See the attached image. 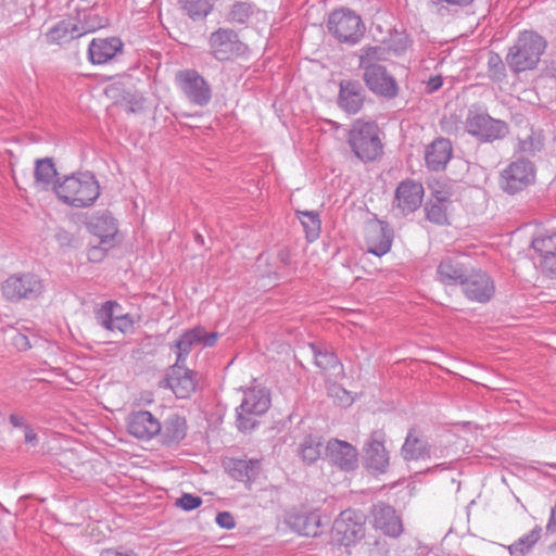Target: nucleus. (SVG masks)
Instances as JSON below:
<instances>
[{
	"label": "nucleus",
	"mask_w": 556,
	"mask_h": 556,
	"mask_svg": "<svg viewBox=\"0 0 556 556\" xmlns=\"http://www.w3.org/2000/svg\"><path fill=\"white\" fill-rule=\"evenodd\" d=\"M58 199L66 205L84 208L91 206L100 195V186L96 176L83 172L65 176L54 185Z\"/></svg>",
	"instance_id": "f257e3e1"
},
{
	"label": "nucleus",
	"mask_w": 556,
	"mask_h": 556,
	"mask_svg": "<svg viewBox=\"0 0 556 556\" xmlns=\"http://www.w3.org/2000/svg\"><path fill=\"white\" fill-rule=\"evenodd\" d=\"M546 46V40L538 33L533 30L520 33L506 56L509 68L515 73L534 68L540 62Z\"/></svg>",
	"instance_id": "f03ea898"
},
{
	"label": "nucleus",
	"mask_w": 556,
	"mask_h": 556,
	"mask_svg": "<svg viewBox=\"0 0 556 556\" xmlns=\"http://www.w3.org/2000/svg\"><path fill=\"white\" fill-rule=\"evenodd\" d=\"M348 143L362 162H374L383 154L379 127L374 122L355 121L349 131Z\"/></svg>",
	"instance_id": "7ed1b4c3"
},
{
	"label": "nucleus",
	"mask_w": 556,
	"mask_h": 556,
	"mask_svg": "<svg viewBox=\"0 0 556 556\" xmlns=\"http://www.w3.org/2000/svg\"><path fill=\"white\" fill-rule=\"evenodd\" d=\"M43 291V280L33 273L12 274L1 283L2 295L11 302L35 300Z\"/></svg>",
	"instance_id": "20e7f679"
},
{
	"label": "nucleus",
	"mask_w": 556,
	"mask_h": 556,
	"mask_svg": "<svg viewBox=\"0 0 556 556\" xmlns=\"http://www.w3.org/2000/svg\"><path fill=\"white\" fill-rule=\"evenodd\" d=\"M536 168L533 162L518 157L510 162L500 176V186L504 192L516 194L534 184Z\"/></svg>",
	"instance_id": "39448f33"
},
{
	"label": "nucleus",
	"mask_w": 556,
	"mask_h": 556,
	"mask_svg": "<svg viewBox=\"0 0 556 556\" xmlns=\"http://www.w3.org/2000/svg\"><path fill=\"white\" fill-rule=\"evenodd\" d=\"M465 128L469 135L482 142L501 140L509 131L507 123L491 117L486 113L469 111Z\"/></svg>",
	"instance_id": "423d86ee"
},
{
	"label": "nucleus",
	"mask_w": 556,
	"mask_h": 556,
	"mask_svg": "<svg viewBox=\"0 0 556 556\" xmlns=\"http://www.w3.org/2000/svg\"><path fill=\"white\" fill-rule=\"evenodd\" d=\"M329 31L340 41L355 43L364 33V25L358 15L350 10L333 11L327 23Z\"/></svg>",
	"instance_id": "0eeeda50"
},
{
	"label": "nucleus",
	"mask_w": 556,
	"mask_h": 556,
	"mask_svg": "<svg viewBox=\"0 0 556 556\" xmlns=\"http://www.w3.org/2000/svg\"><path fill=\"white\" fill-rule=\"evenodd\" d=\"M270 405L268 393L264 389H252L244 392L241 405L237 408V424L240 430L253 429L256 425L254 416L267 412Z\"/></svg>",
	"instance_id": "6e6552de"
},
{
	"label": "nucleus",
	"mask_w": 556,
	"mask_h": 556,
	"mask_svg": "<svg viewBox=\"0 0 556 556\" xmlns=\"http://www.w3.org/2000/svg\"><path fill=\"white\" fill-rule=\"evenodd\" d=\"M175 81L185 97L199 106H205L212 99V89L207 81L194 70L178 71Z\"/></svg>",
	"instance_id": "1a4fd4ad"
},
{
	"label": "nucleus",
	"mask_w": 556,
	"mask_h": 556,
	"mask_svg": "<svg viewBox=\"0 0 556 556\" xmlns=\"http://www.w3.org/2000/svg\"><path fill=\"white\" fill-rule=\"evenodd\" d=\"M365 536V521L355 510L342 511L333 522L332 538L343 546H351Z\"/></svg>",
	"instance_id": "9d476101"
},
{
	"label": "nucleus",
	"mask_w": 556,
	"mask_h": 556,
	"mask_svg": "<svg viewBox=\"0 0 556 556\" xmlns=\"http://www.w3.org/2000/svg\"><path fill=\"white\" fill-rule=\"evenodd\" d=\"M460 288L467 300L481 304L488 303L495 293V283L491 276L476 268L469 269Z\"/></svg>",
	"instance_id": "9b49d317"
},
{
	"label": "nucleus",
	"mask_w": 556,
	"mask_h": 556,
	"mask_svg": "<svg viewBox=\"0 0 556 556\" xmlns=\"http://www.w3.org/2000/svg\"><path fill=\"white\" fill-rule=\"evenodd\" d=\"M534 262L542 273L549 277L556 276V231L539 232L531 242Z\"/></svg>",
	"instance_id": "f8f14e48"
},
{
	"label": "nucleus",
	"mask_w": 556,
	"mask_h": 556,
	"mask_svg": "<svg viewBox=\"0 0 556 556\" xmlns=\"http://www.w3.org/2000/svg\"><path fill=\"white\" fill-rule=\"evenodd\" d=\"M363 79L368 89L384 99L391 100L399 94L396 79L387 71L383 65H370L363 73Z\"/></svg>",
	"instance_id": "ddd939ff"
},
{
	"label": "nucleus",
	"mask_w": 556,
	"mask_h": 556,
	"mask_svg": "<svg viewBox=\"0 0 556 556\" xmlns=\"http://www.w3.org/2000/svg\"><path fill=\"white\" fill-rule=\"evenodd\" d=\"M370 523L384 535L399 538L403 533V522L393 506L379 502L370 509Z\"/></svg>",
	"instance_id": "4468645a"
},
{
	"label": "nucleus",
	"mask_w": 556,
	"mask_h": 556,
	"mask_svg": "<svg viewBox=\"0 0 556 556\" xmlns=\"http://www.w3.org/2000/svg\"><path fill=\"white\" fill-rule=\"evenodd\" d=\"M208 43L211 53L218 61H227L239 55L243 48L238 34L229 28H218L212 33Z\"/></svg>",
	"instance_id": "2eb2a0df"
},
{
	"label": "nucleus",
	"mask_w": 556,
	"mask_h": 556,
	"mask_svg": "<svg viewBox=\"0 0 556 556\" xmlns=\"http://www.w3.org/2000/svg\"><path fill=\"white\" fill-rule=\"evenodd\" d=\"M386 433L375 430L370 433L364 446V462L366 467L376 472L383 473L389 467V453L384 446Z\"/></svg>",
	"instance_id": "dca6fc26"
},
{
	"label": "nucleus",
	"mask_w": 556,
	"mask_h": 556,
	"mask_svg": "<svg viewBox=\"0 0 556 556\" xmlns=\"http://www.w3.org/2000/svg\"><path fill=\"white\" fill-rule=\"evenodd\" d=\"M217 339V332L206 333L202 327H195L186 331L176 341L174 346V351L177 356V365L185 364L187 356L194 345L202 343L204 346H213Z\"/></svg>",
	"instance_id": "f3484780"
},
{
	"label": "nucleus",
	"mask_w": 556,
	"mask_h": 556,
	"mask_svg": "<svg viewBox=\"0 0 556 556\" xmlns=\"http://www.w3.org/2000/svg\"><path fill=\"white\" fill-rule=\"evenodd\" d=\"M468 271L463 255H446L437 267V279L444 286H460Z\"/></svg>",
	"instance_id": "a211bd4d"
},
{
	"label": "nucleus",
	"mask_w": 556,
	"mask_h": 556,
	"mask_svg": "<svg viewBox=\"0 0 556 556\" xmlns=\"http://www.w3.org/2000/svg\"><path fill=\"white\" fill-rule=\"evenodd\" d=\"M401 457L406 462H419L431 458V445L424 438L420 430L410 427L400 451Z\"/></svg>",
	"instance_id": "6ab92c4d"
},
{
	"label": "nucleus",
	"mask_w": 556,
	"mask_h": 556,
	"mask_svg": "<svg viewBox=\"0 0 556 556\" xmlns=\"http://www.w3.org/2000/svg\"><path fill=\"white\" fill-rule=\"evenodd\" d=\"M94 29V26L80 25L72 20H62L45 33V39L49 45H62Z\"/></svg>",
	"instance_id": "aec40b11"
},
{
	"label": "nucleus",
	"mask_w": 556,
	"mask_h": 556,
	"mask_svg": "<svg viewBox=\"0 0 556 556\" xmlns=\"http://www.w3.org/2000/svg\"><path fill=\"white\" fill-rule=\"evenodd\" d=\"M422 198V185L413 179L401 181L395 190L396 205L404 214L416 211L421 205Z\"/></svg>",
	"instance_id": "412c9836"
},
{
	"label": "nucleus",
	"mask_w": 556,
	"mask_h": 556,
	"mask_svg": "<svg viewBox=\"0 0 556 556\" xmlns=\"http://www.w3.org/2000/svg\"><path fill=\"white\" fill-rule=\"evenodd\" d=\"M326 457L340 469L350 471L357 466V452L345 441L330 440L325 447Z\"/></svg>",
	"instance_id": "4be33fe9"
},
{
	"label": "nucleus",
	"mask_w": 556,
	"mask_h": 556,
	"mask_svg": "<svg viewBox=\"0 0 556 556\" xmlns=\"http://www.w3.org/2000/svg\"><path fill=\"white\" fill-rule=\"evenodd\" d=\"M127 429L137 439L150 440L160 432L161 422L148 410H138L128 416Z\"/></svg>",
	"instance_id": "5701e85b"
},
{
	"label": "nucleus",
	"mask_w": 556,
	"mask_h": 556,
	"mask_svg": "<svg viewBox=\"0 0 556 556\" xmlns=\"http://www.w3.org/2000/svg\"><path fill=\"white\" fill-rule=\"evenodd\" d=\"M338 105L348 114L361 111L365 101V90L356 80H342L339 85Z\"/></svg>",
	"instance_id": "b1692460"
},
{
	"label": "nucleus",
	"mask_w": 556,
	"mask_h": 556,
	"mask_svg": "<svg viewBox=\"0 0 556 556\" xmlns=\"http://www.w3.org/2000/svg\"><path fill=\"white\" fill-rule=\"evenodd\" d=\"M123 42L117 37L94 38L88 47V58L92 64H105L123 50Z\"/></svg>",
	"instance_id": "393cba45"
},
{
	"label": "nucleus",
	"mask_w": 556,
	"mask_h": 556,
	"mask_svg": "<svg viewBox=\"0 0 556 556\" xmlns=\"http://www.w3.org/2000/svg\"><path fill=\"white\" fill-rule=\"evenodd\" d=\"M453 155V147L448 139L437 138L425 150V162L432 172L443 170Z\"/></svg>",
	"instance_id": "a878e982"
},
{
	"label": "nucleus",
	"mask_w": 556,
	"mask_h": 556,
	"mask_svg": "<svg viewBox=\"0 0 556 556\" xmlns=\"http://www.w3.org/2000/svg\"><path fill=\"white\" fill-rule=\"evenodd\" d=\"M184 365L175 363L167 378L169 388L179 399L189 397L197 388L195 374Z\"/></svg>",
	"instance_id": "bb28decb"
},
{
	"label": "nucleus",
	"mask_w": 556,
	"mask_h": 556,
	"mask_svg": "<svg viewBox=\"0 0 556 556\" xmlns=\"http://www.w3.org/2000/svg\"><path fill=\"white\" fill-rule=\"evenodd\" d=\"M393 232L386 223L370 226L366 235L367 252L376 256L387 254L392 247Z\"/></svg>",
	"instance_id": "cd10ccee"
},
{
	"label": "nucleus",
	"mask_w": 556,
	"mask_h": 556,
	"mask_svg": "<svg viewBox=\"0 0 556 556\" xmlns=\"http://www.w3.org/2000/svg\"><path fill=\"white\" fill-rule=\"evenodd\" d=\"M187 420L184 416L176 413L170 414L161 424L160 435L161 443L166 446L178 445L187 435Z\"/></svg>",
	"instance_id": "c85d7f7f"
},
{
	"label": "nucleus",
	"mask_w": 556,
	"mask_h": 556,
	"mask_svg": "<svg viewBox=\"0 0 556 556\" xmlns=\"http://www.w3.org/2000/svg\"><path fill=\"white\" fill-rule=\"evenodd\" d=\"M289 526L299 534L317 536L323 532L324 523L318 511L293 513L288 517Z\"/></svg>",
	"instance_id": "c756f323"
},
{
	"label": "nucleus",
	"mask_w": 556,
	"mask_h": 556,
	"mask_svg": "<svg viewBox=\"0 0 556 556\" xmlns=\"http://www.w3.org/2000/svg\"><path fill=\"white\" fill-rule=\"evenodd\" d=\"M227 472L238 481L254 480L261 469L257 459L229 458L224 463Z\"/></svg>",
	"instance_id": "7c9ffc66"
},
{
	"label": "nucleus",
	"mask_w": 556,
	"mask_h": 556,
	"mask_svg": "<svg viewBox=\"0 0 556 556\" xmlns=\"http://www.w3.org/2000/svg\"><path fill=\"white\" fill-rule=\"evenodd\" d=\"M56 176L58 170L52 157L36 160L34 169V185L37 189L47 191L52 188L54 190V185H56L59 181L55 180Z\"/></svg>",
	"instance_id": "2f4dec72"
},
{
	"label": "nucleus",
	"mask_w": 556,
	"mask_h": 556,
	"mask_svg": "<svg viewBox=\"0 0 556 556\" xmlns=\"http://www.w3.org/2000/svg\"><path fill=\"white\" fill-rule=\"evenodd\" d=\"M88 227L90 231L100 239L101 243L113 240L117 233L116 222L108 212L92 217Z\"/></svg>",
	"instance_id": "473e14b6"
},
{
	"label": "nucleus",
	"mask_w": 556,
	"mask_h": 556,
	"mask_svg": "<svg viewBox=\"0 0 556 556\" xmlns=\"http://www.w3.org/2000/svg\"><path fill=\"white\" fill-rule=\"evenodd\" d=\"M542 531V527L535 526L529 533L508 546L509 554L511 556H526L540 540Z\"/></svg>",
	"instance_id": "72a5a7b5"
},
{
	"label": "nucleus",
	"mask_w": 556,
	"mask_h": 556,
	"mask_svg": "<svg viewBox=\"0 0 556 556\" xmlns=\"http://www.w3.org/2000/svg\"><path fill=\"white\" fill-rule=\"evenodd\" d=\"M309 349L315 358V365L323 370H334L341 369V364L338 356L326 349H321L318 345L311 343Z\"/></svg>",
	"instance_id": "f704fd0d"
},
{
	"label": "nucleus",
	"mask_w": 556,
	"mask_h": 556,
	"mask_svg": "<svg viewBox=\"0 0 556 556\" xmlns=\"http://www.w3.org/2000/svg\"><path fill=\"white\" fill-rule=\"evenodd\" d=\"M324 443L320 438L307 435L300 444V455L307 464L315 463L321 455Z\"/></svg>",
	"instance_id": "c9c22d12"
},
{
	"label": "nucleus",
	"mask_w": 556,
	"mask_h": 556,
	"mask_svg": "<svg viewBox=\"0 0 556 556\" xmlns=\"http://www.w3.org/2000/svg\"><path fill=\"white\" fill-rule=\"evenodd\" d=\"M254 4L247 1L233 2L226 15V21L230 24H245L254 14Z\"/></svg>",
	"instance_id": "e433bc0d"
},
{
	"label": "nucleus",
	"mask_w": 556,
	"mask_h": 556,
	"mask_svg": "<svg viewBox=\"0 0 556 556\" xmlns=\"http://www.w3.org/2000/svg\"><path fill=\"white\" fill-rule=\"evenodd\" d=\"M298 216L306 233V239L311 242L316 240L321 227L319 215L313 211H298Z\"/></svg>",
	"instance_id": "4c0bfd02"
},
{
	"label": "nucleus",
	"mask_w": 556,
	"mask_h": 556,
	"mask_svg": "<svg viewBox=\"0 0 556 556\" xmlns=\"http://www.w3.org/2000/svg\"><path fill=\"white\" fill-rule=\"evenodd\" d=\"M184 11L192 20L206 17L213 5L210 0H178Z\"/></svg>",
	"instance_id": "58836bf2"
},
{
	"label": "nucleus",
	"mask_w": 556,
	"mask_h": 556,
	"mask_svg": "<svg viewBox=\"0 0 556 556\" xmlns=\"http://www.w3.org/2000/svg\"><path fill=\"white\" fill-rule=\"evenodd\" d=\"M519 150L527 154H534L543 149L544 141L540 131L530 129L525 137H519Z\"/></svg>",
	"instance_id": "ea45409f"
},
{
	"label": "nucleus",
	"mask_w": 556,
	"mask_h": 556,
	"mask_svg": "<svg viewBox=\"0 0 556 556\" xmlns=\"http://www.w3.org/2000/svg\"><path fill=\"white\" fill-rule=\"evenodd\" d=\"M116 309L121 311V305L115 301H106L96 312L97 321L105 329L110 330L116 315Z\"/></svg>",
	"instance_id": "a19ab883"
},
{
	"label": "nucleus",
	"mask_w": 556,
	"mask_h": 556,
	"mask_svg": "<svg viewBox=\"0 0 556 556\" xmlns=\"http://www.w3.org/2000/svg\"><path fill=\"white\" fill-rule=\"evenodd\" d=\"M387 51L381 47H368L362 50L359 67L365 71L367 66L380 65L378 62L386 60Z\"/></svg>",
	"instance_id": "79ce46f5"
},
{
	"label": "nucleus",
	"mask_w": 556,
	"mask_h": 556,
	"mask_svg": "<svg viewBox=\"0 0 556 556\" xmlns=\"http://www.w3.org/2000/svg\"><path fill=\"white\" fill-rule=\"evenodd\" d=\"M427 219L443 225L447 222V206L440 202H428L425 206Z\"/></svg>",
	"instance_id": "37998d69"
},
{
	"label": "nucleus",
	"mask_w": 556,
	"mask_h": 556,
	"mask_svg": "<svg viewBox=\"0 0 556 556\" xmlns=\"http://www.w3.org/2000/svg\"><path fill=\"white\" fill-rule=\"evenodd\" d=\"M488 75L494 81H502L506 77L505 65L501 56L495 52L489 53Z\"/></svg>",
	"instance_id": "c03bdc74"
},
{
	"label": "nucleus",
	"mask_w": 556,
	"mask_h": 556,
	"mask_svg": "<svg viewBox=\"0 0 556 556\" xmlns=\"http://www.w3.org/2000/svg\"><path fill=\"white\" fill-rule=\"evenodd\" d=\"M440 14L444 11H451L457 8H464L472 3L473 0H430Z\"/></svg>",
	"instance_id": "a18cd8bd"
},
{
	"label": "nucleus",
	"mask_w": 556,
	"mask_h": 556,
	"mask_svg": "<svg viewBox=\"0 0 556 556\" xmlns=\"http://www.w3.org/2000/svg\"><path fill=\"white\" fill-rule=\"evenodd\" d=\"M134 327V320L129 314L116 313L111 331L118 330L122 333L129 332Z\"/></svg>",
	"instance_id": "49530a36"
},
{
	"label": "nucleus",
	"mask_w": 556,
	"mask_h": 556,
	"mask_svg": "<svg viewBox=\"0 0 556 556\" xmlns=\"http://www.w3.org/2000/svg\"><path fill=\"white\" fill-rule=\"evenodd\" d=\"M176 504L184 510L189 511L199 507L202 504V500L200 496H195L190 493H185L181 495L180 498L177 500Z\"/></svg>",
	"instance_id": "de8ad7c7"
},
{
	"label": "nucleus",
	"mask_w": 556,
	"mask_h": 556,
	"mask_svg": "<svg viewBox=\"0 0 556 556\" xmlns=\"http://www.w3.org/2000/svg\"><path fill=\"white\" fill-rule=\"evenodd\" d=\"M369 556H387L389 553L388 544L386 540H375L369 544L368 548Z\"/></svg>",
	"instance_id": "09e8293b"
},
{
	"label": "nucleus",
	"mask_w": 556,
	"mask_h": 556,
	"mask_svg": "<svg viewBox=\"0 0 556 556\" xmlns=\"http://www.w3.org/2000/svg\"><path fill=\"white\" fill-rule=\"evenodd\" d=\"M216 523L227 530H231L236 527L233 516L229 511H220L216 515Z\"/></svg>",
	"instance_id": "8fccbe9b"
},
{
	"label": "nucleus",
	"mask_w": 556,
	"mask_h": 556,
	"mask_svg": "<svg viewBox=\"0 0 556 556\" xmlns=\"http://www.w3.org/2000/svg\"><path fill=\"white\" fill-rule=\"evenodd\" d=\"M12 341L14 346L20 351H26L31 346L28 337L20 332L14 334Z\"/></svg>",
	"instance_id": "3c124183"
},
{
	"label": "nucleus",
	"mask_w": 556,
	"mask_h": 556,
	"mask_svg": "<svg viewBox=\"0 0 556 556\" xmlns=\"http://www.w3.org/2000/svg\"><path fill=\"white\" fill-rule=\"evenodd\" d=\"M101 556H138L132 549L118 551L114 548H108L102 552Z\"/></svg>",
	"instance_id": "603ef678"
},
{
	"label": "nucleus",
	"mask_w": 556,
	"mask_h": 556,
	"mask_svg": "<svg viewBox=\"0 0 556 556\" xmlns=\"http://www.w3.org/2000/svg\"><path fill=\"white\" fill-rule=\"evenodd\" d=\"M546 531L551 533L556 532V504L551 510V516L546 525Z\"/></svg>",
	"instance_id": "864d4df0"
},
{
	"label": "nucleus",
	"mask_w": 556,
	"mask_h": 556,
	"mask_svg": "<svg viewBox=\"0 0 556 556\" xmlns=\"http://www.w3.org/2000/svg\"><path fill=\"white\" fill-rule=\"evenodd\" d=\"M24 432H25V442L26 443H31V444L37 443V434L35 433L34 429L29 425L25 426Z\"/></svg>",
	"instance_id": "5fc2aeb1"
},
{
	"label": "nucleus",
	"mask_w": 556,
	"mask_h": 556,
	"mask_svg": "<svg viewBox=\"0 0 556 556\" xmlns=\"http://www.w3.org/2000/svg\"><path fill=\"white\" fill-rule=\"evenodd\" d=\"M429 202H440L444 203L446 206L451 203L450 197L442 191H437L433 195V198Z\"/></svg>",
	"instance_id": "6e6d98bb"
},
{
	"label": "nucleus",
	"mask_w": 556,
	"mask_h": 556,
	"mask_svg": "<svg viewBox=\"0 0 556 556\" xmlns=\"http://www.w3.org/2000/svg\"><path fill=\"white\" fill-rule=\"evenodd\" d=\"M443 80L441 76L430 77L428 81V88L430 91H435L442 87Z\"/></svg>",
	"instance_id": "4d7b16f0"
},
{
	"label": "nucleus",
	"mask_w": 556,
	"mask_h": 556,
	"mask_svg": "<svg viewBox=\"0 0 556 556\" xmlns=\"http://www.w3.org/2000/svg\"><path fill=\"white\" fill-rule=\"evenodd\" d=\"M9 420H10L11 425L16 428H20V427L25 428V426H26L24 418L17 414L10 415Z\"/></svg>",
	"instance_id": "13d9d810"
},
{
	"label": "nucleus",
	"mask_w": 556,
	"mask_h": 556,
	"mask_svg": "<svg viewBox=\"0 0 556 556\" xmlns=\"http://www.w3.org/2000/svg\"><path fill=\"white\" fill-rule=\"evenodd\" d=\"M279 258H280V261H281L283 264H286V265H287V264L289 263V254H288V252H286V251H280V252H279Z\"/></svg>",
	"instance_id": "bf43d9fd"
},
{
	"label": "nucleus",
	"mask_w": 556,
	"mask_h": 556,
	"mask_svg": "<svg viewBox=\"0 0 556 556\" xmlns=\"http://www.w3.org/2000/svg\"><path fill=\"white\" fill-rule=\"evenodd\" d=\"M68 233L66 231H63L62 239L67 238Z\"/></svg>",
	"instance_id": "052dcab7"
},
{
	"label": "nucleus",
	"mask_w": 556,
	"mask_h": 556,
	"mask_svg": "<svg viewBox=\"0 0 556 556\" xmlns=\"http://www.w3.org/2000/svg\"><path fill=\"white\" fill-rule=\"evenodd\" d=\"M549 548H551V549H556V543H555V544H553V545H551V547H549Z\"/></svg>",
	"instance_id": "680f3d73"
},
{
	"label": "nucleus",
	"mask_w": 556,
	"mask_h": 556,
	"mask_svg": "<svg viewBox=\"0 0 556 556\" xmlns=\"http://www.w3.org/2000/svg\"><path fill=\"white\" fill-rule=\"evenodd\" d=\"M62 235H63V231L58 233L59 239H61Z\"/></svg>",
	"instance_id": "e2e57ef3"
},
{
	"label": "nucleus",
	"mask_w": 556,
	"mask_h": 556,
	"mask_svg": "<svg viewBox=\"0 0 556 556\" xmlns=\"http://www.w3.org/2000/svg\"><path fill=\"white\" fill-rule=\"evenodd\" d=\"M438 466H439V467H442V468H444V469L446 468V466H444V464H440V465H438Z\"/></svg>",
	"instance_id": "0e129e2a"
},
{
	"label": "nucleus",
	"mask_w": 556,
	"mask_h": 556,
	"mask_svg": "<svg viewBox=\"0 0 556 556\" xmlns=\"http://www.w3.org/2000/svg\"><path fill=\"white\" fill-rule=\"evenodd\" d=\"M549 466L556 469V464H551Z\"/></svg>",
	"instance_id": "69168bd1"
},
{
	"label": "nucleus",
	"mask_w": 556,
	"mask_h": 556,
	"mask_svg": "<svg viewBox=\"0 0 556 556\" xmlns=\"http://www.w3.org/2000/svg\"><path fill=\"white\" fill-rule=\"evenodd\" d=\"M337 375H340V372L342 371V368L341 369H337Z\"/></svg>",
	"instance_id": "338daca9"
}]
</instances>
